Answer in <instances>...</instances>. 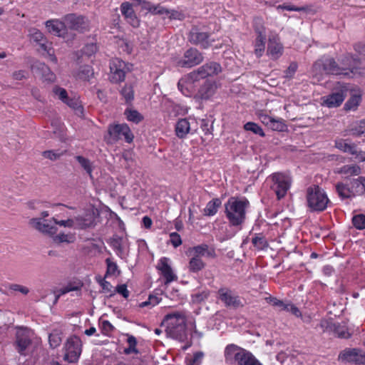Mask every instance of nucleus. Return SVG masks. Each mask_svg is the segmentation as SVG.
Here are the masks:
<instances>
[{
	"label": "nucleus",
	"mask_w": 365,
	"mask_h": 365,
	"mask_svg": "<svg viewBox=\"0 0 365 365\" xmlns=\"http://www.w3.org/2000/svg\"><path fill=\"white\" fill-rule=\"evenodd\" d=\"M161 326H165L168 337L184 342L187 339L186 318L180 312L168 314L164 317Z\"/></svg>",
	"instance_id": "nucleus-1"
},
{
	"label": "nucleus",
	"mask_w": 365,
	"mask_h": 365,
	"mask_svg": "<svg viewBox=\"0 0 365 365\" xmlns=\"http://www.w3.org/2000/svg\"><path fill=\"white\" fill-rule=\"evenodd\" d=\"M250 202L245 197H231L225 204V213L232 226H240L246 218Z\"/></svg>",
	"instance_id": "nucleus-2"
},
{
	"label": "nucleus",
	"mask_w": 365,
	"mask_h": 365,
	"mask_svg": "<svg viewBox=\"0 0 365 365\" xmlns=\"http://www.w3.org/2000/svg\"><path fill=\"white\" fill-rule=\"evenodd\" d=\"M306 197L308 207L314 212L324 211L329 202L324 190L318 185L309 187Z\"/></svg>",
	"instance_id": "nucleus-3"
},
{
	"label": "nucleus",
	"mask_w": 365,
	"mask_h": 365,
	"mask_svg": "<svg viewBox=\"0 0 365 365\" xmlns=\"http://www.w3.org/2000/svg\"><path fill=\"white\" fill-rule=\"evenodd\" d=\"M226 361H234L237 365H249L255 356L249 351L234 344H228L225 349Z\"/></svg>",
	"instance_id": "nucleus-4"
},
{
	"label": "nucleus",
	"mask_w": 365,
	"mask_h": 365,
	"mask_svg": "<svg viewBox=\"0 0 365 365\" xmlns=\"http://www.w3.org/2000/svg\"><path fill=\"white\" fill-rule=\"evenodd\" d=\"M312 72L317 76L318 74L341 75L339 63L334 58L323 56L318 59L312 66Z\"/></svg>",
	"instance_id": "nucleus-5"
},
{
	"label": "nucleus",
	"mask_w": 365,
	"mask_h": 365,
	"mask_svg": "<svg viewBox=\"0 0 365 365\" xmlns=\"http://www.w3.org/2000/svg\"><path fill=\"white\" fill-rule=\"evenodd\" d=\"M350 90V85L347 83H337L332 93L324 97L323 104L329 108L339 106Z\"/></svg>",
	"instance_id": "nucleus-6"
},
{
	"label": "nucleus",
	"mask_w": 365,
	"mask_h": 365,
	"mask_svg": "<svg viewBox=\"0 0 365 365\" xmlns=\"http://www.w3.org/2000/svg\"><path fill=\"white\" fill-rule=\"evenodd\" d=\"M187 38L192 44L200 46L202 49L208 48L215 42L211 34L197 26L192 27L189 31Z\"/></svg>",
	"instance_id": "nucleus-7"
},
{
	"label": "nucleus",
	"mask_w": 365,
	"mask_h": 365,
	"mask_svg": "<svg viewBox=\"0 0 365 365\" xmlns=\"http://www.w3.org/2000/svg\"><path fill=\"white\" fill-rule=\"evenodd\" d=\"M65 354L63 359L69 363L76 362L82 351V342L81 339L73 335L67 339L64 345Z\"/></svg>",
	"instance_id": "nucleus-8"
},
{
	"label": "nucleus",
	"mask_w": 365,
	"mask_h": 365,
	"mask_svg": "<svg viewBox=\"0 0 365 365\" xmlns=\"http://www.w3.org/2000/svg\"><path fill=\"white\" fill-rule=\"evenodd\" d=\"M273 182L272 190L275 192L278 200L283 198L290 186V182L286 175L282 173H274L271 177Z\"/></svg>",
	"instance_id": "nucleus-9"
},
{
	"label": "nucleus",
	"mask_w": 365,
	"mask_h": 365,
	"mask_svg": "<svg viewBox=\"0 0 365 365\" xmlns=\"http://www.w3.org/2000/svg\"><path fill=\"white\" fill-rule=\"evenodd\" d=\"M63 20L70 29L81 33L87 31L90 29L89 21L84 16L69 14L64 16Z\"/></svg>",
	"instance_id": "nucleus-10"
},
{
	"label": "nucleus",
	"mask_w": 365,
	"mask_h": 365,
	"mask_svg": "<svg viewBox=\"0 0 365 365\" xmlns=\"http://www.w3.org/2000/svg\"><path fill=\"white\" fill-rule=\"evenodd\" d=\"M338 359L344 362L361 365L362 363H364L365 352L356 348H346L339 353Z\"/></svg>",
	"instance_id": "nucleus-11"
},
{
	"label": "nucleus",
	"mask_w": 365,
	"mask_h": 365,
	"mask_svg": "<svg viewBox=\"0 0 365 365\" xmlns=\"http://www.w3.org/2000/svg\"><path fill=\"white\" fill-rule=\"evenodd\" d=\"M203 61V56L195 48H190L185 51L183 56L178 61V66L184 68H191L200 64Z\"/></svg>",
	"instance_id": "nucleus-12"
},
{
	"label": "nucleus",
	"mask_w": 365,
	"mask_h": 365,
	"mask_svg": "<svg viewBox=\"0 0 365 365\" xmlns=\"http://www.w3.org/2000/svg\"><path fill=\"white\" fill-rule=\"evenodd\" d=\"M108 133L113 140H118L124 138L128 143H130L134 138L129 126L125 123L110 125Z\"/></svg>",
	"instance_id": "nucleus-13"
},
{
	"label": "nucleus",
	"mask_w": 365,
	"mask_h": 365,
	"mask_svg": "<svg viewBox=\"0 0 365 365\" xmlns=\"http://www.w3.org/2000/svg\"><path fill=\"white\" fill-rule=\"evenodd\" d=\"M16 349L23 356H26V350L31 345V331L28 329H19L16 331Z\"/></svg>",
	"instance_id": "nucleus-14"
},
{
	"label": "nucleus",
	"mask_w": 365,
	"mask_h": 365,
	"mask_svg": "<svg viewBox=\"0 0 365 365\" xmlns=\"http://www.w3.org/2000/svg\"><path fill=\"white\" fill-rule=\"evenodd\" d=\"M52 220H42V218H32L29 224L39 232L48 235H53L57 232V227L50 224Z\"/></svg>",
	"instance_id": "nucleus-15"
},
{
	"label": "nucleus",
	"mask_w": 365,
	"mask_h": 365,
	"mask_svg": "<svg viewBox=\"0 0 365 365\" xmlns=\"http://www.w3.org/2000/svg\"><path fill=\"white\" fill-rule=\"evenodd\" d=\"M219 299L225 304L226 307L237 308L241 305V301L239 297L233 292L226 287L220 288L218 290Z\"/></svg>",
	"instance_id": "nucleus-16"
},
{
	"label": "nucleus",
	"mask_w": 365,
	"mask_h": 365,
	"mask_svg": "<svg viewBox=\"0 0 365 365\" xmlns=\"http://www.w3.org/2000/svg\"><path fill=\"white\" fill-rule=\"evenodd\" d=\"M31 70L35 75L39 76L45 81L53 82L55 80V74L43 62L36 61L31 66Z\"/></svg>",
	"instance_id": "nucleus-17"
},
{
	"label": "nucleus",
	"mask_w": 365,
	"mask_h": 365,
	"mask_svg": "<svg viewBox=\"0 0 365 365\" xmlns=\"http://www.w3.org/2000/svg\"><path fill=\"white\" fill-rule=\"evenodd\" d=\"M169 259L167 257H162L156 267L160 272L161 275L165 278V284H168L173 281H175L178 277L174 274L173 269L168 264Z\"/></svg>",
	"instance_id": "nucleus-18"
},
{
	"label": "nucleus",
	"mask_w": 365,
	"mask_h": 365,
	"mask_svg": "<svg viewBox=\"0 0 365 365\" xmlns=\"http://www.w3.org/2000/svg\"><path fill=\"white\" fill-rule=\"evenodd\" d=\"M125 63L123 61L115 60L110 66V81L113 83H120L124 81L125 71H124Z\"/></svg>",
	"instance_id": "nucleus-19"
},
{
	"label": "nucleus",
	"mask_w": 365,
	"mask_h": 365,
	"mask_svg": "<svg viewBox=\"0 0 365 365\" xmlns=\"http://www.w3.org/2000/svg\"><path fill=\"white\" fill-rule=\"evenodd\" d=\"M284 51V47L277 36L269 38L267 53L272 60L278 59Z\"/></svg>",
	"instance_id": "nucleus-20"
},
{
	"label": "nucleus",
	"mask_w": 365,
	"mask_h": 365,
	"mask_svg": "<svg viewBox=\"0 0 365 365\" xmlns=\"http://www.w3.org/2000/svg\"><path fill=\"white\" fill-rule=\"evenodd\" d=\"M76 227L86 229L93 227L96 225V217L93 211H88L83 215L75 217Z\"/></svg>",
	"instance_id": "nucleus-21"
},
{
	"label": "nucleus",
	"mask_w": 365,
	"mask_h": 365,
	"mask_svg": "<svg viewBox=\"0 0 365 365\" xmlns=\"http://www.w3.org/2000/svg\"><path fill=\"white\" fill-rule=\"evenodd\" d=\"M190 252L195 257H207L214 258L216 256L215 248L210 247L207 244H201L190 249Z\"/></svg>",
	"instance_id": "nucleus-22"
},
{
	"label": "nucleus",
	"mask_w": 365,
	"mask_h": 365,
	"mask_svg": "<svg viewBox=\"0 0 365 365\" xmlns=\"http://www.w3.org/2000/svg\"><path fill=\"white\" fill-rule=\"evenodd\" d=\"M65 21L62 22L57 19H51L46 21L45 24L49 33L61 36L66 30Z\"/></svg>",
	"instance_id": "nucleus-23"
},
{
	"label": "nucleus",
	"mask_w": 365,
	"mask_h": 365,
	"mask_svg": "<svg viewBox=\"0 0 365 365\" xmlns=\"http://www.w3.org/2000/svg\"><path fill=\"white\" fill-rule=\"evenodd\" d=\"M352 192V195H361L365 192V177L360 176L357 178L347 180Z\"/></svg>",
	"instance_id": "nucleus-24"
},
{
	"label": "nucleus",
	"mask_w": 365,
	"mask_h": 365,
	"mask_svg": "<svg viewBox=\"0 0 365 365\" xmlns=\"http://www.w3.org/2000/svg\"><path fill=\"white\" fill-rule=\"evenodd\" d=\"M339 68L341 70V75L349 76L354 73L355 68V62L352 56L350 54L344 55L339 63Z\"/></svg>",
	"instance_id": "nucleus-25"
},
{
	"label": "nucleus",
	"mask_w": 365,
	"mask_h": 365,
	"mask_svg": "<svg viewBox=\"0 0 365 365\" xmlns=\"http://www.w3.org/2000/svg\"><path fill=\"white\" fill-rule=\"evenodd\" d=\"M199 73L204 78L218 74L221 71V66L216 62H209L197 68Z\"/></svg>",
	"instance_id": "nucleus-26"
},
{
	"label": "nucleus",
	"mask_w": 365,
	"mask_h": 365,
	"mask_svg": "<svg viewBox=\"0 0 365 365\" xmlns=\"http://www.w3.org/2000/svg\"><path fill=\"white\" fill-rule=\"evenodd\" d=\"M349 92L351 93V97L345 103L344 109L346 111L355 110L361 101V95L359 92L353 91L351 88Z\"/></svg>",
	"instance_id": "nucleus-27"
},
{
	"label": "nucleus",
	"mask_w": 365,
	"mask_h": 365,
	"mask_svg": "<svg viewBox=\"0 0 365 365\" xmlns=\"http://www.w3.org/2000/svg\"><path fill=\"white\" fill-rule=\"evenodd\" d=\"M335 189L339 197L341 200L351 199L354 197V195H352V192L351 190L348 181L340 182L336 183L335 185Z\"/></svg>",
	"instance_id": "nucleus-28"
},
{
	"label": "nucleus",
	"mask_w": 365,
	"mask_h": 365,
	"mask_svg": "<svg viewBox=\"0 0 365 365\" xmlns=\"http://www.w3.org/2000/svg\"><path fill=\"white\" fill-rule=\"evenodd\" d=\"M331 331H332L335 336L341 339H349L351 335L349 332L348 328L344 322L333 323L331 327Z\"/></svg>",
	"instance_id": "nucleus-29"
},
{
	"label": "nucleus",
	"mask_w": 365,
	"mask_h": 365,
	"mask_svg": "<svg viewBox=\"0 0 365 365\" xmlns=\"http://www.w3.org/2000/svg\"><path fill=\"white\" fill-rule=\"evenodd\" d=\"M190 130V124L187 119H179L175 125V133L180 138H184Z\"/></svg>",
	"instance_id": "nucleus-30"
},
{
	"label": "nucleus",
	"mask_w": 365,
	"mask_h": 365,
	"mask_svg": "<svg viewBox=\"0 0 365 365\" xmlns=\"http://www.w3.org/2000/svg\"><path fill=\"white\" fill-rule=\"evenodd\" d=\"M215 91V86L211 82H205L199 89L197 95L201 99L210 98Z\"/></svg>",
	"instance_id": "nucleus-31"
},
{
	"label": "nucleus",
	"mask_w": 365,
	"mask_h": 365,
	"mask_svg": "<svg viewBox=\"0 0 365 365\" xmlns=\"http://www.w3.org/2000/svg\"><path fill=\"white\" fill-rule=\"evenodd\" d=\"M108 243L115 250L116 255L122 258L124 253V249L123 246V238L118 235H114L111 238H110Z\"/></svg>",
	"instance_id": "nucleus-32"
},
{
	"label": "nucleus",
	"mask_w": 365,
	"mask_h": 365,
	"mask_svg": "<svg viewBox=\"0 0 365 365\" xmlns=\"http://www.w3.org/2000/svg\"><path fill=\"white\" fill-rule=\"evenodd\" d=\"M222 201L220 198H214L211 201L208 202L204 209V215L206 216H213L218 210V208L221 206Z\"/></svg>",
	"instance_id": "nucleus-33"
},
{
	"label": "nucleus",
	"mask_w": 365,
	"mask_h": 365,
	"mask_svg": "<svg viewBox=\"0 0 365 365\" xmlns=\"http://www.w3.org/2000/svg\"><path fill=\"white\" fill-rule=\"evenodd\" d=\"M265 41H266V36H262L260 33L255 38V43H254V46H255L254 53L257 58H260L264 52Z\"/></svg>",
	"instance_id": "nucleus-34"
},
{
	"label": "nucleus",
	"mask_w": 365,
	"mask_h": 365,
	"mask_svg": "<svg viewBox=\"0 0 365 365\" xmlns=\"http://www.w3.org/2000/svg\"><path fill=\"white\" fill-rule=\"evenodd\" d=\"M205 267V263L202 260L201 258L195 257V255L190 258L188 269L191 272H198Z\"/></svg>",
	"instance_id": "nucleus-35"
},
{
	"label": "nucleus",
	"mask_w": 365,
	"mask_h": 365,
	"mask_svg": "<svg viewBox=\"0 0 365 365\" xmlns=\"http://www.w3.org/2000/svg\"><path fill=\"white\" fill-rule=\"evenodd\" d=\"M93 69L91 66L84 65L80 67L77 76L78 78L83 81H90L91 78L93 76Z\"/></svg>",
	"instance_id": "nucleus-36"
},
{
	"label": "nucleus",
	"mask_w": 365,
	"mask_h": 365,
	"mask_svg": "<svg viewBox=\"0 0 365 365\" xmlns=\"http://www.w3.org/2000/svg\"><path fill=\"white\" fill-rule=\"evenodd\" d=\"M62 332L61 330L54 329L48 336L49 344L51 348L58 347L62 341Z\"/></svg>",
	"instance_id": "nucleus-37"
},
{
	"label": "nucleus",
	"mask_w": 365,
	"mask_h": 365,
	"mask_svg": "<svg viewBox=\"0 0 365 365\" xmlns=\"http://www.w3.org/2000/svg\"><path fill=\"white\" fill-rule=\"evenodd\" d=\"M124 114L128 120L135 123H138L143 119V115L136 110L127 108L125 109Z\"/></svg>",
	"instance_id": "nucleus-38"
},
{
	"label": "nucleus",
	"mask_w": 365,
	"mask_h": 365,
	"mask_svg": "<svg viewBox=\"0 0 365 365\" xmlns=\"http://www.w3.org/2000/svg\"><path fill=\"white\" fill-rule=\"evenodd\" d=\"M252 243L255 247L262 250L267 248L269 244L262 234H258L252 240Z\"/></svg>",
	"instance_id": "nucleus-39"
},
{
	"label": "nucleus",
	"mask_w": 365,
	"mask_h": 365,
	"mask_svg": "<svg viewBox=\"0 0 365 365\" xmlns=\"http://www.w3.org/2000/svg\"><path fill=\"white\" fill-rule=\"evenodd\" d=\"M66 150H45L42 153V155L47 159L51 160H57L61 158L65 153Z\"/></svg>",
	"instance_id": "nucleus-40"
},
{
	"label": "nucleus",
	"mask_w": 365,
	"mask_h": 365,
	"mask_svg": "<svg viewBox=\"0 0 365 365\" xmlns=\"http://www.w3.org/2000/svg\"><path fill=\"white\" fill-rule=\"evenodd\" d=\"M76 160L81 165V166L86 170V172L89 175V176L92 177V165L91 161L81 155H77L75 157Z\"/></svg>",
	"instance_id": "nucleus-41"
},
{
	"label": "nucleus",
	"mask_w": 365,
	"mask_h": 365,
	"mask_svg": "<svg viewBox=\"0 0 365 365\" xmlns=\"http://www.w3.org/2000/svg\"><path fill=\"white\" fill-rule=\"evenodd\" d=\"M339 173L349 175H358L361 173V168L356 165H346L341 168Z\"/></svg>",
	"instance_id": "nucleus-42"
},
{
	"label": "nucleus",
	"mask_w": 365,
	"mask_h": 365,
	"mask_svg": "<svg viewBox=\"0 0 365 365\" xmlns=\"http://www.w3.org/2000/svg\"><path fill=\"white\" fill-rule=\"evenodd\" d=\"M120 94L126 103H130L134 98V91L133 86L131 85H125V86L120 90Z\"/></svg>",
	"instance_id": "nucleus-43"
},
{
	"label": "nucleus",
	"mask_w": 365,
	"mask_h": 365,
	"mask_svg": "<svg viewBox=\"0 0 365 365\" xmlns=\"http://www.w3.org/2000/svg\"><path fill=\"white\" fill-rule=\"evenodd\" d=\"M352 224L354 227L359 230L365 229V215L357 214L352 217Z\"/></svg>",
	"instance_id": "nucleus-44"
},
{
	"label": "nucleus",
	"mask_w": 365,
	"mask_h": 365,
	"mask_svg": "<svg viewBox=\"0 0 365 365\" xmlns=\"http://www.w3.org/2000/svg\"><path fill=\"white\" fill-rule=\"evenodd\" d=\"M127 342L128 344V347L124 349V353L125 354H130L132 353L138 354L139 351L136 349L137 340L135 336L130 335L127 339Z\"/></svg>",
	"instance_id": "nucleus-45"
},
{
	"label": "nucleus",
	"mask_w": 365,
	"mask_h": 365,
	"mask_svg": "<svg viewBox=\"0 0 365 365\" xmlns=\"http://www.w3.org/2000/svg\"><path fill=\"white\" fill-rule=\"evenodd\" d=\"M209 295L210 292L207 289H203L202 291L193 293L191 295V298L193 303H200L207 299Z\"/></svg>",
	"instance_id": "nucleus-46"
},
{
	"label": "nucleus",
	"mask_w": 365,
	"mask_h": 365,
	"mask_svg": "<svg viewBox=\"0 0 365 365\" xmlns=\"http://www.w3.org/2000/svg\"><path fill=\"white\" fill-rule=\"evenodd\" d=\"M244 128L246 130L251 131L255 134H257L262 137L264 136V133L262 130V128L258 125L257 123L253 122H248L244 125Z\"/></svg>",
	"instance_id": "nucleus-47"
},
{
	"label": "nucleus",
	"mask_w": 365,
	"mask_h": 365,
	"mask_svg": "<svg viewBox=\"0 0 365 365\" xmlns=\"http://www.w3.org/2000/svg\"><path fill=\"white\" fill-rule=\"evenodd\" d=\"M145 8L151 14L155 15H163L167 14L168 13V9L165 7L161 6L160 4L158 5H150L149 7L145 6Z\"/></svg>",
	"instance_id": "nucleus-48"
},
{
	"label": "nucleus",
	"mask_w": 365,
	"mask_h": 365,
	"mask_svg": "<svg viewBox=\"0 0 365 365\" xmlns=\"http://www.w3.org/2000/svg\"><path fill=\"white\" fill-rule=\"evenodd\" d=\"M75 237L72 234H64L61 233L56 235L53 238V240L56 243L66 242L71 243L74 241Z\"/></svg>",
	"instance_id": "nucleus-49"
},
{
	"label": "nucleus",
	"mask_w": 365,
	"mask_h": 365,
	"mask_svg": "<svg viewBox=\"0 0 365 365\" xmlns=\"http://www.w3.org/2000/svg\"><path fill=\"white\" fill-rule=\"evenodd\" d=\"M351 134L356 137L365 136V120H361L359 123L351 130Z\"/></svg>",
	"instance_id": "nucleus-50"
},
{
	"label": "nucleus",
	"mask_w": 365,
	"mask_h": 365,
	"mask_svg": "<svg viewBox=\"0 0 365 365\" xmlns=\"http://www.w3.org/2000/svg\"><path fill=\"white\" fill-rule=\"evenodd\" d=\"M106 263L107 265L106 274L115 275L116 272H118V275L120 274V270H118V267L115 262H113L110 258H107Z\"/></svg>",
	"instance_id": "nucleus-51"
},
{
	"label": "nucleus",
	"mask_w": 365,
	"mask_h": 365,
	"mask_svg": "<svg viewBox=\"0 0 365 365\" xmlns=\"http://www.w3.org/2000/svg\"><path fill=\"white\" fill-rule=\"evenodd\" d=\"M168 16V18L170 20H179L182 21L185 19L186 16L185 14L179 10H169L168 13L166 14Z\"/></svg>",
	"instance_id": "nucleus-52"
},
{
	"label": "nucleus",
	"mask_w": 365,
	"mask_h": 365,
	"mask_svg": "<svg viewBox=\"0 0 365 365\" xmlns=\"http://www.w3.org/2000/svg\"><path fill=\"white\" fill-rule=\"evenodd\" d=\"M120 11L125 19L135 14L132 5L128 2H123L121 4Z\"/></svg>",
	"instance_id": "nucleus-53"
},
{
	"label": "nucleus",
	"mask_w": 365,
	"mask_h": 365,
	"mask_svg": "<svg viewBox=\"0 0 365 365\" xmlns=\"http://www.w3.org/2000/svg\"><path fill=\"white\" fill-rule=\"evenodd\" d=\"M347 153L354 156L356 160L359 161H363L360 157H364V153L362 152L361 150H359L356 145H355L354 143H351V145H350V148H349Z\"/></svg>",
	"instance_id": "nucleus-54"
},
{
	"label": "nucleus",
	"mask_w": 365,
	"mask_h": 365,
	"mask_svg": "<svg viewBox=\"0 0 365 365\" xmlns=\"http://www.w3.org/2000/svg\"><path fill=\"white\" fill-rule=\"evenodd\" d=\"M55 225H58L65 227H76L75 218L68 219L66 220H58L55 217L51 218Z\"/></svg>",
	"instance_id": "nucleus-55"
},
{
	"label": "nucleus",
	"mask_w": 365,
	"mask_h": 365,
	"mask_svg": "<svg viewBox=\"0 0 365 365\" xmlns=\"http://www.w3.org/2000/svg\"><path fill=\"white\" fill-rule=\"evenodd\" d=\"M101 332L104 335H109L113 330L114 327L108 320H103L101 322Z\"/></svg>",
	"instance_id": "nucleus-56"
},
{
	"label": "nucleus",
	"mask_w": 365,
	"mask_h": 365,
	"mask_svg": "<svg viewBox=\"0 0 365 365\" xmlns=\"http://www.w3.org/2000/svg\"><path fill=\"white\" fill-rule=\"evenodd\" d=\"M53 91L63 102H66L68 96L66 89L58 86H55L53 89Z\"/></svg>",
	"instance_id": "nucleus-57"
},
{
	"label": "nucleus",
	"mask_w": 365,
	"mask_h": 365,
	"mask_svg": "<svg viewBox=\"0 0 365 365\" xmlns=\"http://www.w3.org/2000/svg\"><path fill=\"white\" fill-rule=\"evenodd\" d=\"M285 127V125L282 123V120L279 119H273L271 121V124L268 126V128H271L273 130L282 131Z\"/></svg>",
	"instance_id": "nucleus-58"
},
{
	"label": "nucleus",
	"mask_w": 365,
	"mask_h": 365,
	"mask_svg": "<svg viewBox=\"0 0 365 365\" xmlns=\"http://www.w3.org/2000/svg\"><path fill=\"white\" fill-rule=\"evenodd\" d=\"M267 301L269 303H271L272 304V306L274 307H276L277 308H279V309L280 311H282V309H286L287 308L286 306H285V302L282 301V300H279L275 297H269L268 298L266 299Z\"/></svg>",
	"instance_id": "nucleus-59"
},
{
	"label": "nucleus",
	"mask_w": 365,
	"mask_h": 365,
	"mask_svg": "<svg viewBox=\"0 0 365 365\" xmlns=\"http://www.w3.org/2000/svg\"><path fill=\"white\" fill-rule=\"evenodd\" d=\"M351 145V143H350L348 140H339L336 141V148L344 153L348 152Z\"/></svg>",
	"instance_id": "nucleus-60"
},
{
	"label": "nucleus",
	"mask_w": 365,
	"mask_h": 365,
	"mask_svg": "<svg viewBox=\"0 0 365 365\" xmlns=\"http://www.w3.org/2000/svg\"><path fill=\"white\" fill-rule=\"evenodd\" d=\"M205 78L204 76L199 73V71L197 69L190 73L187 76V81L190 83H193L195 81H198L200 79Z\"/></svg>",
	"instance_id": "nucleus-61"
},
{
	"label": "nucleus",
	"mask_w": 365,
	"mask_h": 365,
	"mask_svg": "<svg viewBox=\"0 0 365 365\" xmlns=\"http://www.w3.org/2000/svg\"><path fill=\"white\" fill-rule=\"evenodd\" d=\"M97 51V46L94 43L86 44L82 49V52L87 56H91Z\"/></svg>",
	"instance_id": "nucleus-62"
},
{
	"label": "nucleus",
	"mask_w": 365,
	"mask_h": 365,
	"mask_svg": "<svg viewBox=\"0 0 365 365\" xmlns=\"http://www.w3.org/2000/svg\"><path fill=\"white\" fill-rule=\"evenodd\" d=\"M170 242L174 247H178L182 244L181 237L177 232H171L170 234Z\"/></svg>",
	"instance_id": "nucleus-63"
},
{
	"label": "nucleus",
	"mask_w": 365,
	"mask_h": 365,
	"mask_svg": "<svg viewBox=\"0 0 365 365\" xmlns=\"http://www.w3.org/2000/svg\"><path fill=\"white\" fill-rule=\"evenodd\" d=\"M297 64L295 62H292L289 64L287 69L284 71V78H291L297 71Z\"/></svg>",
	"instance_id": "nucleus-64"
}]
</instances>
